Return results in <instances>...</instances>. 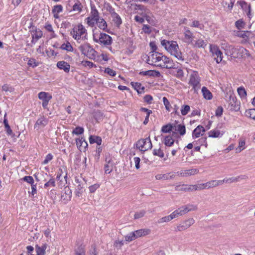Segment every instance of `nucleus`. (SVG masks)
Returning <instances> with one entry per match:
<instances>
[{
  "instance_id": "6ab92c4d",
  "label": "nucleus",
  "mask_w": 255,
  "mask_h": 255,
  "mask_svg": "<svg viewBox=\"0 0 255 255\" xmlns=\"http://www.w3.org/2000/svg\"><path fill=\"white\" fill-rule=\"evenodd\" d=\"M31 35L32 37L31 42L35 44L36 41L42 37V32L39 29H35L32 31Z\"/></svg>"
},
{
  "instance_id": "f704fd0d",
  "label": "nucleus",
  "mask_w": 255,
  "mask_h": 255,
  "mask_svg": "<svg viewBox=\"0 0 255 255\" xmlns=\"http://www.w3.org/2000/svg\"><path fill=\"white\" fill-rule=\"evenodd\" d=\"M246 141L245 139H240L239 145L236 149V153H240L245 148Z\"/></svg>"
},
{
  "instance_id": "bf43d9fd",
  "label": "nucleus",
  "mask_w": 255,
  "mask_h": 255,
  "mask_svg": "<svg viewBox=\"0 0 255 255\" xmlns=\"http://www.w3.org/2000/svg\"><path fill=\"white\" fill-rule=\"evenodd\" d=\"M75 255H85V251L82 246L79 247L76 251Z\"/></svg>"
},
{
  "instance_id": "4468645a",
  "label": "nucleus",
  "mask_w": 255,
  "mask_h": 255,
  "mask_svg": "<svg viewBox=\"0 0 255 255\" xmlns=\"http://www.w3.org/2000/svg\"><path fill=\"white\" fill-rule=\"evenodd\" d=\"M240 103L232 94H230L228 108L232 111H238L240 110Z\"/></svg>"
},
{
  "instance_id": "a19ab883",
  "label": "nucleus",
  "mask_w": 255,
  "mask_h": 255,
  "mask_svg": "<svg viewBox=\"0 0 255 255\" xmlns=\"http://www.w3.org/2000/svg\"><path fill=\"white\" fill-rule=\"evenodd\" d=\"M61 48L69 52H72L73 50L72 46L69 42L63 43L61 46Z\"/></svg>"
},
{
  "instance_id": "37998d69",
  "label": "nucleus",
  "mask_w": 255,
  "mask_h": 255,
  "mask_svg": "<svg viewBox=\"0 0 255 255\" xmlns=\"http://www.w3.org/2000/svg\"><path fill=\"white\" fill-rule=\"evenodd\" d=\"M27 64L29 66L35 68L39 65V63L37 62L34 58H28Z\"/></svg>"
},
{
  "instance_id": "473e14b6",
  "label": "nucleus",
  "mask_w": 255,
  "mask_h": 255,
  "mask_svg": "<svg viewBox=\"0 0 255 255\" xmlns=\"http://www.w3.org/2000/svg\"><path fill=\"white\" fill-rule=\"evenodd\" d=\"M89 139V142L91 144L96 143L98 145H100L102 143V139L99 136L91 135Z\"/></svg>"
},
{
  "instance_id": "c9c22d12",
  "label": "nucleus",
  "mask_w": 255,
  "mask_h": 255,
  "mask_svg": "<svg viewBox=\"0 0 255 255\" xmlns=\"http://www.w3.org/2000/svg\"><path fill=\"white\" fill-rule=\"evenodd\" d=\"M185 38L187 42L190 43L193 40L192 33L188 29L186 30L184 33Z\"/></svg>"
},
{
  "instance_id": "bb28decb",
  "label": "nucleus",
  "mask_w": 255,
  "mask_h": 255,
  "mask_svg": "<svg viewBox=\"0 0 255 255\" xmlns=\"http://www.w3.org/2000/svg\"><path fill=\"white\" fill-rule=\"evenodd\" d=\"M97 26L99 28L105 30L107 28V24L104 19L100 17L98 20L96 22Z\"/></svg>"
},
{
  "instance_id": "680f3d73",
  "label": "nucleus",
  "mask_w": 255,
  "mask_h": 255,
  "mask_svg": "<svg viewBox=\"0 0 255 255\" xmlns=\"http://www.w3.org/2000/svg\"><path fill=\"white\" fill-rule=\"evenodd\" d=\"M45 28L49 32H51V35L52 37H55L56 35L53 30L52 26L50 24H47L45 26Z\"/></svg>"
},
{
  "instance_id": "c85d7f7f",
  "label": "nucleus",
  "mask_w": 255,
  "mask_h": 255,
  "mask_svg": "<svg viewBox=\"0 0 255 255\" xmlns=\"http://www.w3.org/2000/svg\"><path fill=\"white\" fill-rule=\"evenodd\" d=\"M174 67L173 69H175V70L173 71V73L175 76L180 79H182L184 77V74L183 70L181 68L176 67V65L174 64Z\"/></svg>"
},
{
  "instance_id": "1a4fd4ad",
  "label": "nucleus",
  "mask_w": 255,
  "mask_h": 255,
  "mask_svg": "<svg viewBox=\"0 0 255 255\" xmlns=\"http://www.w3.org/2000/svg\"><path fill=\"white\" fill-rule=\"evenodd\" d=\"M206 184L199 183L196 185H183L181 187L180 186H176L175 187L176 190H183V191H199L204 189H206Z\"/></svg>"
},
{
  "instance_id": "c03bdc74",
  "label": "nucleus",
  "mask_w": 255,
  "mask_h": 255,
  "mask_svg": "<svg viewBox=\"0 0 255 255\" xmlns=\"http://www.w3.org/2000/svg\"><path fill=\"white\" fill-rule=\"evenodd\" d=\"M81 65L85 67H88V68H91L92 67H96V65L94 64L93 62L87 61V60H83L81 62Z\"/></svg>"
},
{
  "instance_id": "393cba45",
  "label": "nucleus",
  "mask_w": 255,
  "mask_h": 255,
  "mask_svg": "<svg viewBox=\"0 0 255 255\" xmlns=\"http://www.w3.org/2000/svg\"><path fill=\"white\" fill-rule=\"evenodd\" d=\"M47 124V120L46 119V118H44V117H41L40 118L38 119L35 125H34V128H41V127H44L45 126H46Z\"/></svg>"
},
{
  "instance_id": "58836bf2",
  "label": "nucleus",
  "mask_w": 255,
  "mask_h": 255,
  "mask_svg": "<svg viewBox=\"0 0 255 255\" xmlns=\"http://www.w3.org/2000/svg\"><path fill=\"white\" fill-rule=\"evenodd\" d=\"M174 142V140L170 135L165 136L164 140V143L166 146H171Z\"/></svg>"
},
{
  "instance_id": "f03ea898",
  "label": "nucleus",
  "mask_w": 255,
  "mask_h": 255,
  "mask_svg": "<svg viewBox=\"0 0 255 255\" xmlns=\"http://www.w3.org/2000/svg\"><path fill=\"white\" fill-rule=\"evenodd\" d=\"M161 44L171 55L174 56L178 60L182 61L184 60L182 53L176 41L163 39L161 40Z\"/></svg>"
},
{
  "instance_id": "f8f14e48",
  "label": "nucleus",
  "mask_w": 255,
  "mask_h": 255,
  "mask_svg": "<svg viewBox=\"0 0 255 255\" xmlns=\"http://www.w3.org/2000/svg\"><path fill=\"white\" fill-rule=\"evenodd\" d=\"M209 49L216 62L220 63L223 60V55L219 46L215 44H210Z\"/></svg>"
},
{
  "instance_id": "0eeeda50",
  "label": "nucleus",
  "mask_w": 255,
  "mask_h": 255,
  "mask_svg": "<svg viewBox=\"0 0 255 255\" xmlns=\"http://www.w3.org/2000/svg\"><path fill=\"white\" fill-rule=\"evenodd\" d=\"M79 49L82 54L89 59L94 60L97 62L101 61L100 57H97V51L90 44L87 43L82 44L79 46Z\"/></svg>"
},
{
  "instance_id": "7ed1b4c3",
  "label": "nucleus",
  "mask_w": 255,
  "mask_h": 255,
  "mask_svg": "<svg viewBox=\"0 0 255 255\" xmlns=\"http://www.w3.org/2000/svg\"><path fill=\"white\" fill-rule=\"evenodd\" d=\"M196 209V207L192 205H188L186 206L181 207L176 210L172 212L170 215L165 216L160 219L159 221V223H163L165 222H170L173 219L182 216L189 211L195 210Z\"/></svg>"
},
{
  "instance_id": "f3484780",
  "label": "nucleus",
  "mask_w": 255,
  "mask_h": 255,
  "mask_svg": "<svg viewBox=\"0 0 255 255\" xmlns=\"http://www.w3.org/2000/svg\"><path fill=\"white\" fill-rule=\"evenodd\" d=\"M56 66L58 69L63 70L66 73H68L70 71V65L65 61H58L56 64Z\"/></svg>"
},
{
  "instance_id": "a18cd8bd",
  "label": "nucleus",
  "mask_w": 255,
  "mask_h": 255,
  "mask_svg": "<svg viewBox=\"0 0 255 255\" xmlns=\"http://www.w3.org/2000/svg\"><path fill=\"white\" fill-rule=\"evenodd\" d=\"M206 45V43L204 41V40L202 39H198L195 41L194 46L198 48H205Z\"/></svg>"
},
{
  "instance_id": "39448f33",
  "label": "nucleus",
  "mask_w": 255,
  "mask_h": 255,
  "mask_svg": "<svg viewBox=\"0 0 255 255\" xmlns=\"http://www.w3.org/2000/svg\"><path fill=\"white\" fill-rule=\"evenodd\" d=\"M72 37L77 42L87 39V31L85 27L81 23L75 25L70 32Z\"/></svg>"
},
{
  "instance_id": "a211bd4d",
  "label": "nucleus",
  "mask_w": 255,
  "mask_h": 255,
  "mask_svg": "<svg viewBox=\"0 0 255 255\" xmlns=\"http://www.w3.org/2000/svg\"><path fill=\"white\" fill-rule=\"evenodd\" d=\"M77 148L80 150H84L88 146V143L84 138L81 137L76 139Z\"/></svg>"
},
{
  "instance_id": "cd10ccee",
  "label": "nucleus",
  "mask_w": 255,
  "mask_h": 255,
  "mask_svg": "<svg viewBox=\"0 0 255 255\" xmlns=\"http://www.w3.org/2000/svg\"><path fill=\"white\" fill-rule=\"evenodd\" d=\"M63 10V7L61 5H56L54 6L52 9V13L53 16L55 18H59V13L61 12Z\"/></svg>"
},
{
  "instance_id": "09e8293b",
  "label": "nucleus",
  "mask_w": 255,
  "mask_h": 255,
  "mask_svg": "<svg viewBox=\"0 0 255 255\" xmlns=\"http://www.w3.org/2000/svg\"><path fill=\"white\" fill-rule=\"evenodd\" d=\"M140 74H142L144 76H154L157 75V74H159L158 72H157L153 70H148L145 71H142L140 73Z\"/></svg>"
},
{
  "instance_id": "5701e85b",
  "label": "nucleus",
  "mask_w": 255,
  "mask_h": 255,
  "mask_svg": "<svg viewBox=\"0 0 255 255\" xmlns=\"http://www.w3.org/2000/svg\"><path fill=\"white\" fill-rule=\"evenodd\" d=\"M203 97L207 100H210L213 98L212 93L206 87H203L201 90Z\"/></svg>"
},
{
  "instance_id": "5fc2aeb1",
  "label": "nucleus",
  "mask_w": 255,
  "mask_h": 255,
  "mask_svg": "<svg viewBox=\"0 0 255 255\" xmlns=\"http://www.w3.org/2000/svg\"><path fill=\"white\" fill-rule=\"evenodd\" d=\"M190 227L189 224H177L176 227H175V229L179 231H184L185 229L188 228Z\"/></svg>"
},
{
  "instance_id": "79ce46f5",
  "label": "nucleus",
  "mask_w": 255,
  "mask_h": 255,
  "mask_svg": "<svg viewBox=\"0 0 255 255\" xmlns=\"http://www.w3.org/2000/svg\"><path fill=\"white\" fill-rule=\"evenodd\" d=\"M247 117L255 120V109H251L246 111Z\"/></svg>"
},
{
  "instance_id": "3c124183",
  "label": "nucleus",
  "mask_w": 255,
  "mask_h": 255,
  "mask_svg": "<svg viewBox=\"0 0 255 255\" xmlns=\"http://www.w3.org/2000/svg\"><path fill=\"white\" fill-rule=\"evenodd\" d=\"M176 130L178 131L181 135H184L186 132L185 127L181 125H178L176 127Z\"/></svg>"
},
{
  "instance_id": "9b49d317",
  "label": "nucleus",
  "mask_w": 255,
  "mask_h": 255,
  "mask_svg": "<svg viewBox=\"0 0 255 255\" xmlns=\"http://www.w3.org/2000/svg\"><path fill=\"white\" fill-rule=\"evenodd\" d=\"M99 17L98 11L95 6H93L91 7L89 16L86 18L85 20L89 26L93 27L95 26L97 20H98Z\"/></svg>"
},
{
  "instance_id": "72a5a7b5",
  "label": "nucleus",
  "mask_w": 255,
  "mask_h": 255,
  "mask_svg": "<svg viewBox=\"0 0 255 255\" xmlns=\"http://www.w3.org/2000/svg\"><path fill=\"white\" fill-rule=\"evenodd\" d=\"M239 177H230V178H226L223 180H220L221 182V185H223L224 183H231L233 182H237L238 181Z\"/></svg>"
},
{
  "instance_id": "774afa93",
  "label": "nucleus",
  "mask_w": 255,
  "mask_h": 255,
  "mask_svg": "<svg viewBox=\"0 0 255 255\" xmlns=\"http://www.w3.org/2000/svg\"><path fill=\"white\" fill-rule=\"evenodd\" d=\"M53 157V156L51 154H50V153L48 154L46 156L44 160H43L42 164H47L50 161H51Z\"/></svg>"
},
{
  "instance_id": "13d9d810",
  "label": "nucleus",
  "mask_w": 255,
  "mask_h": 255,
  "mask_svg": "<svg viewBox=\"0 0 255 255\" xmlns=\"http://www.w3.org/2000/svg\"><path fill=\"white\" fill-rule=\"evenodd\" d=\"M172 127L170 125H167L163 126L161 128V131L164 133L169 132L172 130Z\"/></svg>"
},
{
  "instance_id": "0e129e2a",
  "label": "nucleus",
  "mask_w": 255,
  "mask_h": 255,
  "mask_svg": "<svg viewBox=\"0 0 255 255\" xmlns=\"http://www.w3.org/2000/svg\"><path fill=\"white\" fill-rule=\"evenodd\" d=\"M100 186L99 184H95L89 187L90 193H94Z\"/></svg>"
},
{
  "instance_id": "412c9836",
  "label": "nucleus",
  "mask_w": 255,
  "mask_h": 255,
  "mask_svg": "<svg viewBox=\"0 0 255 255\" xmlns=\"http://www.w3.org/2000/svg\"><path fill=\"white\" fill-rule=\"evenodd\" d=\"M175 174L173 173H166L164 174H157L155 176V178L156 180H169L171 179L174 178Z\"/></svg>"
},
{
  "instance_id": "864d4df0",
  "label": "nucleus",
  "mask_w": 255,
  "mask_h": 255,
  "mask_svg": "<svg viewBox=\"0 0 255 255\" xmlns=\"http://www.w3.org/2000/svg\"><path fill=\"white\" fill-rule=\"evenodd\" d=\"M163 102L164 104V105L165 106V109L168 112H170L171 111V105L170 104L169 102L168 101V99L165 97H164L162 99Z\"/></svg>"
},
{
  "instance_id": "b1692460",
  "label": "nucleus",
  "mask_w": 255,
  "mask_h": 255,
  "mask_svg": "<svg viewBox=\"0 0 255 255\" xmlns=\"http://www.w3.org/2000/svg\"><path fill=\"white\" fill-rule=\"evenodd\" d=\"M136 238L148 235L150 233V230L148 229H143L136 230L134 232Z\"/></svg>"
},
{
  "instance_id": "423d86ee",
  "label": "nucleus",
  "mask_w": 255,
  "mask_h": 255,
  "mask_svg": "<svg viewBox=\"0 0 255 255\" xmlns=\"http://www.w3.org/2000/svg\"><path fill=\"white\" fill-rule=\"evenodd\" d=\"M94 41L105 46L110 45L112 43L111 37L107 34L101 32L96 27L93 30Z\"/></svg>"
},
{
  "instance_id": "aec40b11",
  "label": "nucleus",
  "mask_w": 255,
  "mask_h": 255,
  "mask_svg": "<svg viewBox=\"0 0 255 255\" xmlns=\"http://www.w3.org/2000/svg\"><path fill=\"white\" fill-rule=\"evenodd\" d=\"M198 170L196 169H191L189 170H186L184 171H181L177 172L176 174L178 176L185 177L196 174Z\"/></svg>"
},
{
  "instance_id": "338daca9",
  "label": "nucleus",
  "mask_w": 255,
  "mask_h": 255,
  "mask_svg": "<svg viewBox=\"0 0 255 255\" xmlns=\"http://www.w3.org/2000/svg\"><path fill=\"white\" fill-rule=\"evenodd\" d=\"M73 10L74 11H77L80 12L82 10V6L80 3L77 2L73 6Z\"/></svg>"
},
{
  "instance_id": "4be33fe9",
  "label": "nucleus",
  "mask_w": 255,
  "mask_h": 255,
  "mask_svg": "<svg viewBox=\"0 0 255 255\" xmlns=\"http://www.w3.org/2000/svg\"><path fill=\"white\" fill-rule=\"evenodd\" d=\"M206 188L208 189L221 185L220 180H211L205 183Z\"/></svg>"
},
{
  "instance_id": "e433bc0d",
  "label": "nucleus",
  "mask_w": 255,
  "mask_h": 255,
  "mask_svg": "<svg viewBox=\"0 0 255 255\" xmlns=\"http://www.w3.org/2000/svg\"><path fill=\"white\" fill-rule=\"evenodd\" d=\"M65 197L64 195H62V198H64V199L66 201H68L71 199L72 192L71 190L68 187H65Z\"/></svg>"
},
{
  "instance_id": "ddd939ff",
  "label": "nucleus",
  "mask_w": 255,
  "mask_h": 255,
  "mask_svg": "<svg viewBox=\"0 0 255 255\" xmlns=\"http://www.w3.org/2000/svg\"><path fill=\"white\" fill-rule=\"evenodd\" d=\"M236 35L242 38L243 42H249L255 37V34L251 31H238Z\"/></svg>"
},
{
  "instance_id": "4d7b16f0",
  "label": "nucleus",
  "mask_w": 255,
  "mask_h": 255,
  "mask_svg": "<svg viewBox=\"0 0 255 255\" xmlns=\"http://www.w3.org/2000/svg\"><path fill=\"white\" fill-rule=\"evenodd\" d=\"M55 186V181L54 178H50L49 180L45 183L44 185V188H47L49 186L54 187Z\"/></svg>"
},
{
  "instance_id": "9d476101",
  "label": "nucleus",
  "mask_w": 255,
  "mask_h": 255,
  "mask_svg": "<svg viewBox=\"0 0 255 255\" xmlns=\"http://www.w3.org/2000/svg\"><path fill=\"white\" fill-rule=\"evenodd\" d=\"M136 147L141 151H145L151 149L152 145L150 137L148 136L138 140L136 143Z\"/></svg>"
},
{
  "instance_id": "c756f323",
  "label": "nucleus",
  "mask_w": 255,
  "mask_h": 255,
  "mask_svg": "<svg viewBox=\"0 0 255 255\" xmlns=\"http://www.w3.org/2000/svg\"><path fill=\"white\" fill-rule=\"evenodd\" d=\"M111 12L113 21L117 24V25H120L122 21L120 15L113 10L111 11Z\"/></svg>"
},
{
  "instance_id": "dca6fc26",
  "label": "nucleus",
  "mask_w": 255,
  "mask_h": 255,
  "mask_svg": "<svg viewBox=\"0 0 255 255\" xmlns=\"http://www.w3.org/2000/svg\"><path fill=\"white\" fill-rule=\"evenodd\" d=\"M205 132V128L202 126H197L192 132V137L196 138L203 135Z\"/></svg>"
},
{
  "instance_id": "8fccbe9b",
  "label": "nucleus",
  "mask_w": 255,
  "mask_h": 255,
  "mask_svg": "<svg viewBox=\"0 0 255 255\" xmlns=\"http://www.w3.org/2000/svg\"><path fill=\"white\" fill-rule=\"evenodd\" d=\"M235 25L238 29H241L245 28L246 23L242 19H239L236 22Z\"/></svg>"
},
{
  "instance_id": "6e6552de",
  "label": "nucleus",
  "mask_w": 255,
  "mask_h": 255,
  "mask_svg": "<svg viewBox=\"0 0 255 255\" xmlns=\"http://www.w3.org/2000/svg\"><path fill=\"white\" fill-rule=\"evenodd\" d=\"M201 79L198 72L191 71L189 78L188 84L192 87L194 91L197 92L201 87Z\"/></svg>"
},
{
  "instance_id": "7c9ffc66",
  "label": "nucleus",
  "mask_w": 255,
  "mask_h": 255,
  "mask_svg": "<svg viewBox=\"0 0 255 255\" xmlns=\"http://www.w3.org/2000/svg\"><path fill=\"white\" fill-rule=\"evenodd\" d=\"M131 85L138 93H141L144 90V87L142 86L139 83L131 82Z\"/></svg>"
},
{
  "instance_id": "052dcab7",
  "label": "nucleus",
  "mask_w": 255,
  "mask_h": 255,
  "mask_svg": "<svg viewBox=\"0 0 255 255\" xmlns=\"http://www.w3.org/2000/svg\"><path fill=\"white\" fill-rule=\"evenodd\" d=\"M145 213V212L144 210H140L139 211H138L134 214V219H139L140 218H142V217L144 216Z\"/></svg>"
},
{
  "instance_id": "20e7f679",
  "label": "nucleus",
  "mask_w": 255,
  "mask_h": 255,
  "mask_svg": "<svg viewBox=\"0 0 255 255\" xmlns=\"http://www.w3.org/2000/svg\"><path fill=\"white\" fill-rule=\"evenodd\" d=\"M222 48L224 49L225 53L234 58H239L243 56L246 53L247 50L243 47H235L232 45H228L226 43H222Z\"/></svg>"
},
{
  "instance_id": "ea45409f",
  "label": "nucleus",
  "mask_w": 255,
  "mask_h": 255,
  "mask_svg": "<svg viewBox=\"0 0 255 255\" xmlns=\"http://www.w3.org/2000/svg\"><path fill=\"white\" fill-rule=\"evenodd\" d=\"M238 3L243 9L248 10V15H249V16H250L251 12L250 5L248 4L247 2L244 1H238Z\"/></svg>"
},
{
  "instance_id": "2eb2a0df",
  "label": "nucleus",
  "mask_w": 255,
  "mask_h": 255,
  "mask_svg": "<svg viewBox=\"0 0 255 255\" xmlns=\"http://www.w3.org/2000/svg\"><path fill=\"white\" fill-rule=\"evenodd\" d=\"M38 98L42 101V107L47 109L49 101L52 99V96L48 93L40 92L38 94Z\"/></svg>"
},
{
  "instance_id": "2f4dec72",
  "label": "nucleus",
  "mask_w": 255,
  "mask_h": 255,
  "mask_svg": "<svg viewBox=\"0 0 255 255\" xmlns=\"http://www.w3.org/2000/svg\"><path fill=\"white\" fill-rule=\"evenodd\" d=\"M47 248V245L43 244L41 247L36 246V252L37 255H44L45 250Z\"/></svg>"
},
{
  "instance_id": "f257e3e1",
  "label": "nucleus",
  "mask_w": 255,
  "mask_h": 255,
  "mask_svg": "<svg viewBox=\"0 0 255 255\" xmlns=\"http://www.w3.org/2000/svg\"><path fill=\"white\" fill-rule=\"evenodd\" d=\"M145 58H146V62L148 64L162 68L171 69V68H175L173 60L161 53L151 51L148 55L145 56Z\"/></svg>"
},
{
  "instance_id": "de8ad7c7",
  "label": "nucleus",
  "mask_w": 255,
  "mask_h": 255,
  "mask_svg": "<svg viewBox=\"0 0 255 255\" xmlns=\"http://www.w3.org/2000/svg\"><path fill=\"white\" fill-rule=\"evenodd\" d=\"M84 131V129L83 128L81 127H77L73 130L72 133L75 135H80L83 134Z\"/></svg>"
},
{
  "instance_id": "49530a36",
  "label": "nucleus",
  "mask_w": 255,
  "mask_h": 255,
  "mask_svg": "<svg viewBox=\"0 0 255 255\" xmlns=\"http://www.w3.org/2000/svg\"><path fill=\"white\" fill-rule=\"evenodd\" d=\"M190 111V107L188 105H182L181 108V114L182 116L186 115Z\"/></svg>"
},
{
  "instance_id": "69168bd1",
  "label": "nucleus",
  "mask_w": 255,
  "mask_h": 255,
  "mask_svg": "<svg viewBox=\"0 0 255 255\" xmlns=\"http://www.w3.org/2000/svg\"><path fill=\"white\" fill-rule=\"evenodd\" d=\"M22 180L31 185L34 183V180L32 177L30 176H26L22 178Z\"/></svg>"
},
{
  "instance_id": "603ef678",
  "label": "nucleus",
  "mask_w": 255,
  "mask_h": 255,
  "mask_svg": "<svg viewBox=\"0 0 255 255\" xmlns=\"http://www.w3.org/2000/svg\"><path fill=\"white\" fill-rule=\"evenodd\" d=\"M126 241L128 242H131L134 240L136 238L135 233L134 232L130 233L129 234L127 235L125 237Z\"/></svg>"
},
{
  "instance_id": "6e6d98bb",
  "label": "nucleus",
  "mask_w": 255,
  "mask_h": 255,
  "mask_svg": "<svg viewBox=\"0 0 255 255\" xmlns=\"http://www.w3.org/2000/svg\"><path fill=\"white\" fill-rule=\"evenodd\" d=\"M238 93L240 96L242 98L246 97L247 95L246 91L244 88L242 87H240L238 88L237 90Z\"/></svg>"
},
{
  "instance_id": "a878e982",
  "label": "nucleus",
  "mask_w": 255,
  "mask_h": 255,
  "mask_svg": "<svg viewBox=\"0 0 255 255\" xmlns=\"http://www.w3.org/2000/svg\"><path fill=\"white\" fill-rule=\"evenodd\" d=\"M209 136L213 138H217V137H221L223 134L224 132H221L219 129H214L210 130L209 133Z\"/></svg>"
},
{
  "instance_id": "4c0bfd02",
  "label": "nucleus",
  "mask_w": 255,
  "mask_h": 255,
  "mask_svg": "<svg viewBox=\"0 0 255 255\" xmlns=\"http://www.w3.org/2000/svg\"><path fill=\"white\" fill-rule=\"evenodd\" d=\"M153 154L154 155L158 156L160 158H163L164 157L163 150L161 147L158 148H154L153 151Z\"/></svg>"
},
{
  "instance_id": "e2e57ef3",
  "label": "nucleus",
  "mask_w": 255,
  "mask_h": 255,
  "mask_svg": "<svg viewBox=\"0 0 255 255\" xmlns=\"http://www.w3.org/2000/svg\"><path fill=\"white\" fill-rule=\"evenodd\" d=\"M2 90L6 92H9L10 93L14 91V89L12 87L9 86L7 84H5L2 86Z\"/></svg>"
}]
</instances>
